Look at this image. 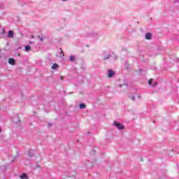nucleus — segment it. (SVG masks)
<instances>
[{
  "label": "nucleus",
  "instance_id": "nucleus-1",
  "mask_svg": "<svg viewBox=\"0 0 179 179\" xmlns=\"http://www.w3.org/2000/svg\"><path fill=\"white\" fill-rule=\"evenodd\" d=\"M148 85L150 86V87H156V86H157V81L153 78H151L148 80Z\"/></svg>",
  "mask_w": 179,
  "mask_h": 179
},
{
  "label": "nucleus",
  "instance_id": "nucleus-9",
  "mask_svg": "<svg viewBox=\"0 0 179 179\" xmlns=\"http://www.w3.org/2000/svg\"><path fill=\"white\" fill-rule=\"evenodd\" d=\"M110 58H111V55H107L106 56H105V57H103V59H104L105 61H107V59H110Z\"/></svg>",
  "mask_w": 179,
  "mask_h": 179
},
{
  "label": "nucleus",
  "instance_id": "nucleus-10",
  "mask_svg": "<svg viewBox=\"0 0 179 179\" xmlns=\"http://www.w3.org/2000/svg\"><path fill=\"white\" fill-rule=\"evenodd\" d=\"M86 107V105L85 103H80L79 105V108H81L82 110H83V108H85Z\"/></svg>",
  "mask_w": 179,
  "mask_h": 179
},
{
  "label": "nucleus",
  "instance_id": "nucleus-23",
  "mask_svg": "<svg viewBox=\"0 0 179 179\" xmlns=\"http://www.w3.org/2000/svg\"><path fill=\"white\" fill-rule=\"evenodd\" d=\"M87 47H89V45H87Z\"/></svg>",
  "mask_w": 179,
  "mask_h": 179
},
{
  "label": "nucleus",
  "instance_id": "nucleus-16",
  "mask_svg": "<svg viewBox=\"0 0 179 179\" xmlns=\"http://www.w3.org/2000/svg\"><path fill=\"white\" fill-rule=\"evenodd\" d=\"M5 34V29H2L1 34Z\"/></svg>",
  "mask_w": 179,
  "mask_h": 179
},
{
  "label": "nucleus",
  "instance_id": "nucleus-11",
  "mask_svg": "<svg viewBox=\"0 0 179 179\" xmlns=\"http://www.w3.org/2000/svg\"><path fill=\"white\" fill-rule=\"evenodd\" d=\"M69 60L71 62H74L75 61V56H70L69 57Z\"/></svg>",
  "mask_w": 179,
  "mask_h": 179
},
{
  "label": "nucleus",
  "instance_id": "nucleus-14",
  "mask_svg": "<svg viewBox=\"0 0 179 179\" xmlns=\"http://www.w3.org/2000/svg\"><path fill=\"white\" fill-rule=\"evenodd\" d=\"M28 156L29 157H33V154L31 153V151H29V152H28Z\"/></svg>",
  "mask_w": 179,
  "mask_h": 179
},
{
  "label": "nucleus",
  "instance_id": "nucleus-7",
  "mask_svg": "<svg viewBox=\"0 0 179 179\" xmlns=\"http://www.w3.org/2000/svg\"><path fill=\"white\" fill-rule=\"evenodd\" d=\"M20 178H21V179H29V178L27 177V174H26V173H22L20 176Z\"/></svg>",
  "mask_w": 179,
  "mask_h": 179
},
{
  "label": "nucleus",
  "instance_id": "nucleus-5",
  "mask_svg": "<svg viewBox=\"0 0 179 179\" xmlns=\"http://www.w3.org/2000/svg\"><path fill=\"white\" fill-rule=\"evenodd\" d=\"M8 64H10V65H15L16 60H15V59H13V58H10L8 59Z\"/></svg>",
  "mask_w": 179,
  "mask_h": 179
},
{
  "label": "nucleus",
  "instance_id": "nucleus-12",
  "mask_svg": "<svg viewBox=\"0 0 179 179\" xmlns=\"http://www.w3.org/2000/svg\"><path fill=\"white\" fill-rule=\"evenodd\" d=\"M31 47H30V45H26L25 46V51H30V50H31Z\"/></svg>",
  "mask_w": 179,
  "mask_h": 179
},
{
  "label": "nucleus",
  "instance_id": "nucleus-8",
  "mask_svg": "<svg viewBox=\"0 0 179 179\" xmlns=\"http://www.w3.org/2000/svg\"><path fill=\"white\" fill-rule=\"evenodd\" d=\"M58 68H59V66H58L57 64H53V65L52 66V69H58Z\"/></svg>",
  "mask_w": 179,
  "mask_h": 179
},
{
  "label": "nucleus",
  "instance_id": "nucleus-4",
  "mask_svg": "<svg viewBox=\"0 0 179 179\" xmlns=\"http://www.w3.org/2000/svg\"><path fill=\"white\" fill-rule=\"evenodd\" d=\"M145 40H152V34L150 32H148L145 34Z\"/></svg>",
  "mask_w": 179,
  "mask_h": 179
},
{
  "label": "nucleus",
  "instance_id": "nucleus-3",
  "mask_svg": "<svg viewBox=\"0 0 179 179\" xmlns=\"http://www.w3.org/2000/svg\"><path fill=\"white\" fill-rule=\"evenodd\" d=\"M115 75V72L113 71L112 69L108 70V78H113Z\"/></svg>",
  "mask_w": 179,
  "mask_h": 179
},
{
  "label": "nucleus",
  "instance_id": "nucleus-22",
  "mask_svg": "<svg viewBox=\"0 0 179 179\" xmlns=\"http://www.w3.org/2000/svg\"><path fill=\"white\" fill-rule=\"evenodd\" d=\"M31 44H33V42H30Z\"/></svg>",
  "mask_w": 179,
  "mask_h": 179
},
{
  "label": "nucleus",
  "instance_id": "nucleus-15",
  "mask_svg": "<svg viewBox=\"0 0 179 179\" xmlns=\"http://www.w3.org/2000/svg\"><path fill=\"white\" fill-rule=\"evenodd\" d=\"M131 99L132 100V101H135V96H132L131 97Z\"/></svg>",
  "mask_w": 179,
  "mask_h": 179
},
{
  "label": "nucleus",
  "instance_id": "nucleus-2",
  "mask_svg": "<svg viewBox=\"0 0 179 179\" xmlns=\"http://www.w3.org/2000/svg\"><path fill=\"white\" fill-rule=\"evenodd\" d=\"M113 125L114 127H116V128H117L119 130L124 129V126L117 121L113 122Z\"/></svg>",
  "mask_w": 179,
  "mask_h": 179
},
{
  "label": "nucleus",
  "instance_id": "nucleus-24",
  "mask_svg": "<svg viewBox=\"0 0 179 179\" xmlns=\"http://www.w3.org/2000/svg\"><path fill=\"white\" fill-rule=\"evenodd\" d=\"M0 132H1V128H0Z\"/></svg>",
  "mask_w": 179,
  "mask_h": 179
},
{
  "label": "nucleus",
  "instance_id": "nucleus-6",
  "mask_svg": "<svg viewBox=\"0 0 179 179\" xmlns=\"http://www.w3.org/2000/svg\"><path fill=\"white\" fill-rule=\"evenodd\" d=\"M14 33L13 31H9L8 33V38H13Z\"/></svg>",
  "mask_w": 179,
  "mask_h": 179
},
{
  "label": "nucleus",
  "instance_id": "nucleus-13",
  "mask_svg": "<svg viewBox=\"0 0 179 179\" xmlns=\"http://www.w3.org/2000/svg\"><path fill=\"white\" fill-rule=\"evenodd\" d=\"M38 38L39 39L40 41H44V38H43L42 36L38 35Z\"/></svg>",
  "mask_w": 179,
  "mask_h": 179
},
{
  "label": "nucleus",
  "instance_id": "nucleus-20",
  "mask_svg": "<svg viewBox=\"0 0 179 179\" xmlns=\"http://www.w3.org/2000/svg\"><path fill=\"white\" fill-rule=\"evenodd\" d=\"M61 80H62V76L60 77Z\"/></svg>",
  "mask_w": 179,
  "mask_h": 179
},
{
  "label": "nucleus",
  "instance_id": "nucleus-21",
  "mask_svg": "<svg viewBox=\"0 0 179 179\" xmlns=\"http://www.w3.org/2000/svg\"><path fill=\"white\" fill-rule=\"evenodd\" d=\"M138 99H141V96H138Z\"/></svg>",
  "mask_w": 179,
  "mask_h": 179
},
{
  "label": "nucleus",
  "instance_id": "nucleus-18",
  "mask_svg": "<svg viewBox=\"0 0 179 179\" xmlns=\"http://www.w3.org/2000/svg\"><path fill=\"white\" fill-rule=\"evenodd\" d=\"M31 38H34V36L32 35V36H31Z\"/></svg>",
  "mask_w": 179,
  "mask_h": 179
},
{
  "label": "nucleus",
  "instance_id": "nucleus-19",
  "mask_svg": "<svg viewBox=\"0 0 179 179\" xmlns=\"http://www.w3.org/2000/svg\"><path fill=\"white\" fill-rule=\"evenodd\" d=\"M63 2H66V1H68V0H62Z\"/></svg>",
  "mask_w": 179,
  "mask_h": 179
},
{
  "label": "nucleus",
  "instance_id": "nucleus-17",
  "mask_svg": "<svg viewBox=\"0 0 179 179\" xmlns=\"http://www.w3.org/2000/svg\"><path fill=\"white\" fill-rule=\"evenodd\" d=\"M2 173V167L0 166V174Z\"/></svg>",
  "mask_w": 179,
  "mask_h": 179
}]
</instances>
